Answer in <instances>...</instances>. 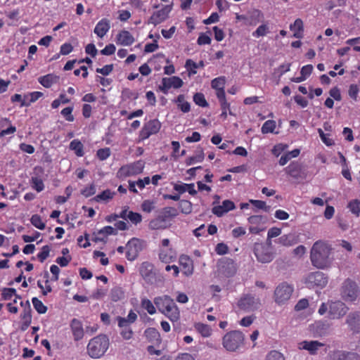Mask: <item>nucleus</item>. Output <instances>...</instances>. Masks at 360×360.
Listing matches in <instances>:
<instances>
[{
  "instance_id": "obj_1",
  "label": "nucleus",
  "mask_w": 360,
  "mask_h": 360,
  "mask_svg": "<svg viewBox=\"0 0 360 360\" xmlns=\"http://www.w3.org/2000/svg\"><path fill=\"white\" fill-rule=\"evenodd\" d=\"M310 259L312 264L318 269L330 266L333 260L331 245L324 240H317L311 247Z\"/></svg>"
},
{
  "instance_id": "obj_2",
  "label": "nucleus",
  "mask_w": 360,
  "mask_h": 360,
  "mask_svg": "<svg viewBox=\"0 0 360 360\" xmlns=\"http://www.w3.org/2000/svg\"><path fill=\"white\" fill-rule=\"evenodd\" d=\"M154 304L158 311L167 316L171 321L175 322L180 319V311L174 300L169 295L158 296L154 298Z\"/></svg>"
},
{
  "instance_id": "obj_3",
  "label": "nucleus",
  "mask_w": 360,
  "mask_h": 360,
  "mask_svg": "<svg viewBox=\"0 0 360 360\" xmlns=\"http://www.w3.org/2000/svg\"><path fill=\"white\" fill-rule=\"evenodd\" d=\"M109 345L110 342L107 335L100 334L89 340L86 352L91 359H98L105 354Z\"/></svg>"
},
{
  "instance_id": "obj_4",
  "label": "nucleus",
  "mask_w": 360,
  "mask_h": 360,
  "mask_svg": "<svg viewBox=\"0 0 360 360\" xmlns=\"http://www.w3.org/2000/svg\"><path fill=\"white\" fill-rule=\"evenodd\" d=\"M360 295L358 284L351 278L345 279L340 288V296L345 302H354Z\"/></svg>"
},
{
  "instance_id": "obj_5",
  "label": "nucleus",
  "mask_w": 360,
  "mask_h": 360,
  "mask_svg": "<svg viewBox=\"0 0 360 360\" xmlns=\"http://www.w3.org/2000/svg\"><path fill=\"white\" fill-rule=\"evenodd\" d=\"M244 335L239 330L227 333L222 339L224 347L229 352H236L243 344Z\"/></svg>"
},
{
  "instance_id": "obj_6",
  "label": "nucleus",
  "mask_w": 360,
  "mask_h": 360,
  "mask_svg": "<svg viewBox=\"0 0 360 360\" xmlns=\"http://www.w3.org/2000/svg\"><path fill=\"white\" fill-rule=\"evenodd\" d=\"M292 292V286L285 282L281 283L274 290L275 302L278 304L285 303L290 298Z\"/></svg>"
},
{
  "instance_id": "obj_7",
  "label": "nucleus",
  "mask_w": 360,
  "mask_h": 360,
  "mask_svg": "<svg viewBox=\"0 0 360 360\" xmlns=\"http://www.w3.org/2000/svg\"><path fill=\"white\" fill-rule=\"evenodd\" d=\"M144 168V162L143 161H137L130 165L122 166L117 172V176L124 178L142 172Z\"/></svg>"
},
{
  "instance_id": "obj_8",
  "label": "nucleus",
  "mask_w": 360,
  "mask_h": 360,
  "mask_svg": "<svg viewBox=\"0 0 360 360\" xmlns=\"http://www.w3.org/2000/svg\"><path fill=\"white\" fill-rule=\"evenodd\" d=\"M260 300L251 295H245L238 302L240 309L245 311H255L260 306Z\"/></svg>"
},
{
  "instance_id": "obj_9",
  "label": "nucleus",
  "mask_w": 360,
  "mask_h": 360,
  "mask_svg": "<svg viewBox=\"0 0 360 360\" xmlns=\"http://www.w3.org/2000/svg\"><path fill=\"white\" fill-rule=\"evenodd\" d=\"M349 311V307L342 301L329 302V316L332 319L342 318Z\"/></svg>"
},
{
  "instance_id": "obj_10",
  "label": "nucleus",
  "mask_w": 360,
  "mask_h": 360,
  "mask_svg": "<svg viewBox=\"0 0 360 360\" xmlns=\"http://www.w3.org/2000/svg\"><path fill=\"white\" fill-rule=\"evenodd\" d=\"M254 252L257 260L262 263H269L274 259L273 253L267 247L262 243L255 244Z\"/></svg>"
},
{
  "instance_id": "obj_11",
  "label": "nucleus",
  "mask_w": 360,
  "mask_h": 360,
  "mask_svg": "<svg viewBox=\"0 0 360 360\" xmlns=\"http://www.w3.org/2000/svg\"><path fill=\"white\" fill-rule=\"evenodd\" d=\"M328 283L327 277L321 271L311 273L306 278V283L309 288L315 286L323 288Z\"/></svg>"
},
{
  "instance_id": "obj_12",
  "label": "nucleus",
  "mask_w": 360,
  "mask_h": 360,
  "mask_svg": "<svg viewBox=\"0 0 360 360\" xmlns=\"http://www.w3.org/2000/svg\"><path fill=\"white\" fill-rule=\"evenodd\" d=\"M139 273L147 283L153 284L155 281V272L151 263L148 262H143L139 267Z\"/></svg>"
},
{
  "instance_id": "obj_13",
  "label": "nucleus",
  "mask_w": 360,
  "mask_h": 360,
  "mask_svg": "<svg viewBox=\"0 0 360 360\" xmlns=\"http://www.w3.org/2000/svg\"><path fill=\"white\" fill-rule=\"evenodd\" d=\"M126 257L128 260L134 261L139 255V252L141 250V243L137 238H132L126 245Z\"/></svg>"
},
{
  "instance_id": "obj_14",
  "label": "nucleus",
  "mask_w": 360,
  "mask_h": 360,
  "mask_svg": "<svg viewBox=\"0 0 360 360\" xmlns=\"http://www.w3.org/2000/svg\"><path fill=\"white\" fill-rule=\"evenodd\" d=\"M184 82L181 78L176 76H173L169 78H163L162 80V86H160V89L165 94L167 93L168 89L173 87L174 89H179L181 87Z\"/></svg>"
},
{
  "instance_id": "obj_15",
  "label": "nucleus",
  "mask_w": 360,
  "mask_h": 360,
  "mask_svg": "<svg viewBox=\"0 0 360 360\" xmlns=\"http://www.w3.org/2000/svg\"><path fill=\"white\" fill-rule=\"evenodd\" d=\"M161 124L158 120H153L148 122L141 131V136L142 139H147L150 135L156 134L159 131Z\"/></svg>"
},
{
  "instance_id": "obj_16",
  "label": "nucleus",
  "mask_w": 360,
  "mask_h": 360,
  "mask_svg": "<svg viewBox=\"0 0 360 360\" xmlns=\"http://www.w3.org/2000/svg\"><path fill=\"white\" fill-rule=\"evenodd\" d=\"M172 11V5H166L161 10L155 12L149 18L148 23L156 25L168 17L169 13Z\"/></svg>"
},
{
  "instance_id": "obj_17",
  "label": "nucleus",
  "mask_w": 360,
  "mask_h": 360,
  "mask_svg": "<svg viewBox=\"0 0 360 360\" xmlns=\"http://www.w3.org/2000/svg\"><path fill=\"white\" fill-rule=\"evenodd\" d=\"M219 270L226 276H231L236 271V266L234 261L230 258L222 259L219 264Z\"/></svg>"
},
{
  "instance_id": "obj_18",
  "label": "nucleus",
  "mask_w": 360,
  "mask_h": 360,
  "mask_svg": "<svg viewBox=\"0 0 360 360\" xmlns=\"http://www.w3.org/2000/svg\"><path fill=\"white\" fill-rule=\"evenodd\" d=\"M324 345L325 344L317 340H304L299 343L298 348L308 351L311 355H315L317 354L319 348Z\"/></svg>"
},
{
  "instance_id": "obj_19",
  "label": "nucleus",
  "mask_w": 360,
  "mask_h": 360,
  "mask_svg": "<svg viewBox=\"0 0 360 360\" xmlns=\"http://www.w3.org/2000/svg\"><path fill=\"white\" fill-rule=\"evenodd\" d=\"M236 208L235 204L233 201L226 200L222 202L221 205L214 206L212 212L216 216L220 217L228 212L233 210Z\"/></svg>"
},
{
  "instance_id": "obj_20",
  "label": "nucleus",
  "mask_w": 360,
  "mask_h": 360,
  "mask_svg": "<svg viewBox=\"0 0 360 360\" xmlns=\"http://www.w3.org/2000/svg\"><path fill=\"white\" fill-rule=\"evenodd\" d=\"M346 323L351 330L354 332L360 331V312L354 311L349 313L346 319Z\"/></svg>"
},
{
  "instance_id": "obj_21",
  "label": "nucleus",
  "mask_w": 360,
  "mask_h": 360,
  "mask_svg": "<svg viewBox=\"0 0 360 360\" xmlns=\"http://www.w3.org/2000/svg\"><path fill=\"white\" fill-rule=\"evenodd\" d=\"M70 328L75 341H79L83 338L84 331L82 323L79 320L73 319L70 323Z\"/></svg>"
},
{
  "instance_id": "obj_22",
  "label": "nucleus",
  "mask_w": 360,
  "mask_h": 360,
  "mask_svg": "<svg viewBox=\"0 0 360 360\" xmlns=\"http://www.w3.org/2000/svg\"><path fill=\"white\" fill-rule=\"evenodd\" d=\"M285 172L288 174L295 179H300L304 177L302 175V165L297 162H291L285 168Z\"/></svg>"
},
{
  "instance_id": "obj_23",
  "label": "nucleus",
  "mask_w": 360,
  "mask_h": 360,
  "mask_svg": "<svg viewBox=\"0 0 360 360\" xmlns=\"http://www.w3.org/2000/svg\"><path fill=\"white\" fill-rule=\"evenodd\" d=\"M299 242V236L296 233L283 235L278 239V243L283 246H292Z\"/></svg>"
},
{
  "instance_id": "obj_24",
  "label": "nucleus",
  "mask_w": 360,
  "mask_h": 360,
  "mask_svg": "<svg viewBox=\"0 0 360 360\" xmlns=\"http://www.w3.org/2000/svg\"><path fill=\"white\" fill-rule=\"evenodd\" d=\"M262 16V14L259 11L255 10L250 13V17H247L244 15H237L236 18L238 20H245L247 25H255L259 21V18Z\"/></svg>"
},
{
  "instance_id": "obj_25",
  "label": "nucleus",
  "mask_w": 360,
  "mask_h": 360,
  "mask_svg": "<svg viewBox=\"0 0 360 360\" xmlns=\"http://www.w3.org/2000/svg\"><path fill=\"white\" fill-rule=\"evenodd\" d=\"M134 42V37L129 31L122 30L117 35V43L122 46H130Z\"/></svg>"
},
{
  "instance_id": "obj_26",
  "label": "nucleus",
  "mask_w": 360,
  "mask_h": 360,
  "mask_svg": "<svg viewBox=\"0 0 360 360\" xmlns=\"http://www.w3.org/2000/svg\"><path fill=\"white\" fill-rule=\"evenodd\" d=\"M110 22L107 19H103L98 22L94 28V33L100 38L103 37L109 30Z\"/></svg>"
},
{
  "instance_id": "obj_27",
  "label": "nucleus",
  "mask_w": 360,
  "mask_h": 360,
  "mask_svg": "<svg viewBox=\"0 0 360 360\" xmlns=\"http://www.w3.org/2000/svg\"><path fill=\"white\" fill-rule=\"evenodd\" d=\"M39 82L46 88H50L59 81V76L54 74H48L38 78Z\"/></svg>"
},
{
  "instance_id": "obj_28",
  "label": "nucleus",
  "mask_w": 360,
  "mask_h": 360,
  "mask_svg": "<svg viewBox=\"0 0 360 360\" xmlns=\"http://www.w3.org/2000/svg\"><path fill=\"white\" fill-rule=\"evenodd\" d=\"M169 226L170 224H168V222L160 214L149 223V228L152 230L165 229Z\"/></svg>"
},
{
  "instance_id": "obj_29",
  "label": "nucleus",
  "mask_w": 360,
  "mask_h": 360,
  "mask_svg": "<svg viewBox=\"0 0 360 360\" xmlns=\"http://www.w3.org/2000/svg\"><path fill=\"white\" fill-rule=\"evenodd\" d=\"M144 335L147 340L154 344H160L161 342L160 335L157 329L155 328H147Z\"/></svg>"
},
{
  "instance_id": "obj_30",
  "label": "nucleus",
  "mask_w": 360,
  "mask_h": 360,
  "mask_svg": "<svg viewBox=\"0 0 360 360\" xmlns=\"http://www.w3.org/2000/svg\"><path fill=\"white\" fill-rule=\"evenodd\" d=\"M137 319V315L135 312L131 310L127 318H123L118 316L117 321L118 326L120 328H126L128 327L131 323H133Z\"/></svg>"
},
{
  "instance_id": "obj_31",
  "label": "nucleus",
  "mask_w": 360,
  "mask_h": 360,
  "mask_svg": "<svg viewBox=\"0 0 360 360\" xmlns=\"http://www.w3.org/2000/svg\"><path fill=\"white\" fill-rule=\"evenodd\" d=\"M334 360H359V356L354 352H337L334 354Z\"/></svg>"
},
{
  "instance_id": "obj_32",
  "label": "nucleus",
  "mask_w": 360,
  "mask_h": 360,
  "mask_svg": "<svg viewBox=\"0 0 360 360\" xmlns=\"http://www.w3.org/2000/svg\"><path fill=\"white\" fill-rule=\"evenodd\" d=\"M290 30L294 31V37L297 39L302 38L304 30L303 21L300 18L296 19L294 24L290 25Z\"/></svg>"
},
{
  "instance_id": "obj_33",
  "label": "nucleus",
  "mask_w": 360,
  "mask_h": 360,
  "mask_svg": "<svg viewBox=\"0 0 360 360\" xmlns=\"http://www.w3.org/2000/svg\"><path fill=\"white\" fill-rule=\"evenodd\" d=\"M180 264L183 266V273L188 276H191L193 272V266L191 261L188 257H181L180 258Z\"/></svg>"
},
{
  "instance_id": "obj_34",
  "label": "nucleus",
  "mask_w": 360,
  "mask_h": 360,
  "mask_svg": "<svg viewBox=\"0 0 360 360\" xmlns=\"http://www.w3.org/2000/svg\"><path fill=\"white\" fill-rule=\"evenodd\" d=\"M20 305L24 307L23 311L22 312L20 317L22 321H25L27 322H32V315H31V307L30 303L27 300L25 302H20Z\"/></svg>"
},
{
  "instance_id": "obj_35",
  "label": "nucleus",
  "mask_w": 360,
  "mask_h": 360,
  "mask_svg": "<svg viewBox=\"0 0 360 360\" xmlns=\"http://www.w3.org/2000/svg\"><path fill=\"white\" fill-rule=\"evenodd\" d=\"M174 188L175 191L179 192L180 193H183L186 191H188L191 195H193L197 193L196 190L194 188L193 184H175Z\"/></svg>"
},
{
  "instance_id": "obj_36",
  "label": "nucleus",
  "mask_w": 360,
  "mask_h": 360,
  "mask_svg": "<svg viewBox=\"0 0 360 360\" xmlns=\"http://www.w3.org/2000/svg\"><path fill=\"white\" fill-rule=\"evenodd\" d=\"M185 67L188 71V75L191 76V75H195L197 73L195 69L204 67V62L201 60L198 63H196L191 59H188L186 61Z\"/></svg>"
},
{
  "instance_id": "obj_37",
  "label": "nucleus",
  "mask_w": 360,
  "mask_h": 360,
  "mask_svg": "<svg viewBox=\"0 0 360 360\" xmlns=\"http://www.w3.org/2000/svg\"><path fill=\"white\" fill-rule=\"evenodd\" d=\"M178 214L179 212L175 207H165L162 210L160 214L167 221L168 219L174 218Z\"/></svg>"
},
{
  "instance_id": "obj_38",
  "label": "nucleus",
  "mask_w": 360,
  "mask_h": 360,
  "mask_svg": "<svg viewBox=\"0 0 360 360\" xmlns=\"http://www.w3.org/2000/svg\"><path fill=\"white\" fill-rule=\"evenodd\" d=\"M110 296L113 302H117L124 297V292L120 286H115L112 288Z\"/></svg>"
},
{
  "instance_id": "obj_39",
  "label": "nucleus",
  "mask_w": 360,
  "mask_h": 360,
  "mask_svg": "<svg viewBox=\"0 0 360 360\" xmlns=\"http://www.w3.org/2000/svg\"><path fill=\"white\" fill-rule=\"evenodd\" d=\"M195 328L203 337H209L212 333V329L210 328V327L208 325L202 323H196L195 325Z\"/></svg>"
},
{
  "instance_id": "obj_40",
  "label": "nucleus",
  "mask_w": 360,
  "mask_h": 360,
  "mask_svg": "<svg viewBox=\"0 0 360 360\" xmlns=\"http://www.w3.org/2000/svg\"><path fill=\"white\" fill-rule=\"evenodd\" d=\"M141 305L142 308L146 309L148 313L150 315H153L156 313V309L153 304V303L147 298H143L141 300Z\"/></svg>"
},
{
  "instance_id": "obj_41",
  "label": "nucleus",
  "mask_w": 360,
  "mask_h": 360,
  "mask_svg": "<svg viewBox=\"0 0 360 360\" xmlns=\"http://www.w3.org/2000/svg\"><path fill=\"white\" fill-rule=\"evenodd\" d=\"M70 149L75 151V154L77 156L82 157L84 155L83 145L79 141L73 140L72 141H71L70 144Z\"/></svg>"
},
{
  "instance_id": "obj_42",
  "label": "nucleus",
  "mask_w": 360,
  "mask_h": 360,
  "mask_svg": "<svg viewBox=\"0 0 360 360\" xmlns=\"http://www.w3.org/2000/svg\"><path fill=\"white\" fill-rule=\"evenodd\" d=\"M178 106L183 112H188L190 111V104L188 102L184 101V96L179 95L176 99Z\"/></svg>"
},
{
  "instance_id": "obj_43",
  "label": "nucleus",
  "mask_w": 360,
  "mask_h": 360,
  "mask_svg": "<svg viewBox=\"0 0 360 360\" xmlns=\"http://www.w3.org/2000/svg\"><path fill=\"white\" fill-rule=\"evenodd\" d=\"M276 126V122L274 120H267L262 127V132L263 134L273 133Z\"/></svg>"
},
{
  "instance_id": "obj_44",
  "label": "nucleus",
  "mask_w": 360,
  "mask_h": 360,
  "mask_svg": "<svg viewBox=\"0 0 360 360\" xmlns=\"http://www.w3.org/2000/svg\"><path fill=\"white\" fill-rule=\"evenodd\" d=\"M32 302L34 309L39 314H45L46 312L47 307L38 298L33 297Z\"/></svg>"
},
{
  "instance_id": "obj_45",
  "label": "nucleus",
  "mask_w": 360,
  "mask_h": 360,
  "mask_svg": "<svg viewBox=\"0 0 360 360\" xmlns=\"http://www.w3.org/2000/svg\"><path fill=\"white\" fill-rule=\"evenodd\" d=\"M179 209L182 213L188 214L192 212V203L188 200H182L179 202Z\"/></svg>"
},
{
  "instance_id": "obj_46",
  "label": "nucleus",
  "mask_w": 360,
  "mask_h": 360,
  "mask_svg": "<svg viewBox=\"0 0 360 360\" xmlns=\"http://www.w3.org/2000/svg\"><path fill=\"white\" fill-rule=\"evenodd\" d=\"M204 156L203 150L201 149L198 154L188 158L186 163L187 165H191L195 162H200L204 160Z\"/></svg>"
},
{
  "instance_id": "obj_47",
  "label": "nucleus",
  "mask_w": 360,
  "mask_h": 360,
  "mask_svg": "<svg viewBox=\"0 0 360 360\" xmlns=\"http://www.w3.org/2000/svg\"><path fill=\"white\" fill-rule=\"evenodd\" d=\"M31 223L33 226H34L36 228L43 230L45 229V224L42 221L41 218L38 214H34L31 217Z\"/></svg>"
},
{
  "instance_id": "obj_48",
  "label": "nucleus",
  "mask_w": 360,
  "mask_h": 360,
  "mask_svg": "<svg viewBox=\"0 0 360 360\" xmlns=\"http://www.w3.org/2000/svg\"><path fill=\"white\" fill-rule=\"evenodd\" d=\"M193 101L196 105L201 107H207L208 105V103L205 98L203 94L202 93H196L193 96Z\"/></svg>"
},
{
  "instance_id": "obj_49",
  "label": "nucleus",
  "mask_w": 360,
  "mask_h": 360,
  "mask_svg": "<svg viewBox=\"0 0 360 360\" xmlns=\"http://www.w3.org/2000/svg\"><path fill=\"white\" fill-rule=\"evenodd\" d=\"M211 85L216 90L223 89L225 85V78L224 77L215 78L212 81Z\"/></svg>"
},
{
  "instance_id": "obj_50",
  "label": "nucleus",
  "mask_w": 360,
  "mask_h": 360,
  "mask_svg": "<svg viewBox=\"0 0 360 360\" xmlns=\"http://www.w3.org/2000/svg\"><path fill=\"white\" fill-rule=\"evenodd\" d=\"M317 332L320 335H325L329 333L330 324L328 323L319 322L316 325Z\"/></svg>"
},
{
  "instance_id": "obj_51",
  "label": "nucleus",
  "mask_w": 360,
  "mask_h": 360,
  "mask_svg": "<svg viewBox=\"0 0 360 360\" xmlns=\"http://www.w3.org/2000/svg\"><path fill=\"white\" fill-rule=\"evenodd\" d=\"M349 210L355 215L359 216L360 214V201L354 200L348 204Z\"/></svg>"
},
{
  "instance_id": "obj_52",
  "label": "nucleus",
  "mask_w": 360,
  "mask_h": 360,
  "mask_svg": "<svg viewBox=\"0 0 360 360\" xmlns=\"http://www.w3.org/2000/svg\"><path fill=\"white\" fill-rule=\"evenodd\" d=\"M31 181H32V187L34 189H35L37 192H40L44 189V185L41 179L36 177V176H32Z\"/></svg>"
},
{
  "instance_id": "obj_53",
  "label": "nucleus",
  "mask_w": 360,
  "mask_h": 360,
  "mask_svg": "<svg viewBox=\"0 0 360 360\" xmlns=\"http://www.w3.org/2000/svg\"><path fill=\"white\" fill-rule=\"evenodd\" d=\"M266 360H285V357L281 352L273 350L267 354Z\"/></svg>"
},
{
  "instance_id": "obj_54",
  "label": "nucleus",
  "mask_w": 360,
  "mask_h": 360,
  "mask_svg": "<svg viewBox=\"0 0 360 360\" xmlns=\"http://www.w3.org/2000/svg\"><path fill=\"white\" fill-rule=\"evenodd\" d=\"M250 202L255 206L258 209L264 210L266 212H269L270 207L266 205V202L262 200H250Z\"/></svg>"
},
{
  "instance_id": "obj_55",
  "label": "nucleus",
  "mask_w": 360,
  "mask_h": 360,
  "mask_svg": "<svg viewBox=\"0 0 360 360\" xmlns=\"http://www.w3.org/2000/svg\"><path fill=\"white\" fill-rule=\"evenodd\" d=\"M50 252V248L49 245H44L41 248V251L38 254L37 257L41 262H44L49 257Z\"/></svg>"
},
{
  "instance_id": "obj_56",
  "label": "nucleus",
  "mask_w": 360,
  "mask_h": 360,
  "mask_svg": "<svg viewBox=\"0 0 360 360\" xmlns=\"http://www.w3.org/2000/svg\"><path fill=\"white\" fill-rule=\"evenodd\" d=\"M128 219L133 224H137L141 221L142 217L139 213L130 211L128 214Z\"/></svg>"
},
{
  "instance_id": "obj_57",
  "label": "nucleus",
  "mask_w": 360,
  "mask_h": 360,
  "mask_svg": "<svg viewBox=\"0 0 360 360\" xmlns=\"http://www.w3.org/2000/svg\"><path fill=\"white\" fill-rule=\"evenodd\" d=\"M99 235H103L107 237L108 235H115L117 233L116 229L110 226H105L98 231Z\"/></svg>"
},
{
  "instance_id": "obj_58",
  "label": "nucleus",
  "mask_w": 360,
  "mask_h": 360,
  "mask_svg": "<svg viewBox=\"0 0 360 360\" xmlns=\"http://www.w3.org/2000/svg\"><path fill=\"white\" fill-rule=\"evenodd\" d=\"M72 107H67L62 110L61 114L65 117L67 121L72 122L74 120V116L72 115Z\"/></svg>"
},
{
  "instance_id": "obj_59",
  "label": "nucleus",
  "mask_w": 360,
  "mask_h": 360,
  "mask_svg": "<svg viewBox=\"0 0 360 360\" xmlns=\"http://www.w3.org/2000/svg\"><path fill=\"white\" fill-rule=\"evenodd\" d=\"M114 195H115V193L111 192L110 190H105V191H103L101 194L98 195L96 196V199H97V200H109V199L112 198Z\"/></svg>"
},
{
  "instance_id": "obj_60",
  "label": "nucleus",
  "mask_w": 360,
  "mask_h": 360,
  "mask_svg": "<svg viewBox=\"0 0 360 360\" xmlns=\"http://www.w3.org/2000/svg\"><path fill=\"white\" fill-rule=\"evenodd\" d=\"M110 155V150L108 148H101L97 151V156L101 160H106Z\"/></svg>"
},
{
  "instance_id": "obj_61",
  "label": "nucleus",
  "mask_w": 360,
  "mask_h": 360,
  "mask_svg": "<svg viewBox=\"0 0 360 360\" xmlns=\"http://www.w3.org/2000/svg\"><path fill=\"white\" fill-rule=\"evenodd\" d=\"M16 290L14 288H4L2 292V297L5 300H11Z\"/></svg>"
},
{
  "instance_id": "obj_62",
  "label": "nucleus",
  "mask_w": 360,
  "mask_h": 360,
  "mask_svg": "<svg viewBox=\"0 0 360 360\" xmlns=\"http://www.w3.org/2000/svg\"><path fill=\"white\" fill-rule=\"evenodd\" d=\"M268 30L269 27L266 25H262L257 27L255 32H253V36H256L257 37L264 36L266 34Z\"/></svg>"
},
{
  "instance_id": "obj_63",
  "label": "nucleus",
  "mask_w": 360,
  "mask_h": 360,
  "mask_svg": "<svg viewBox=\"0 0 360 360\" xmlns=\"http://www.w3.org/2000/svg\"><path fill=\"white\" fill-rule=\"evenodd\" d=\"M359 91V89L356 84H351L348 91L349 96L354 101H356Z\"/></svg>"
},
{
  "instance_id": "obj_64",
  "label": "nucleus",
  "mask_w": 360,
  "mask_h": 360,
  "mask_svg": "<svg viewBox=\"0 0 360 360\" xmlns=\"http://www.w3.org/2000/svg\"><path fill=\"white\" fill-rule=\"evenodd\" d=\"M116 48L114 44H110L101 51V54L105 56H110L115 52Z\"/></svg>"
}]
</instances>
